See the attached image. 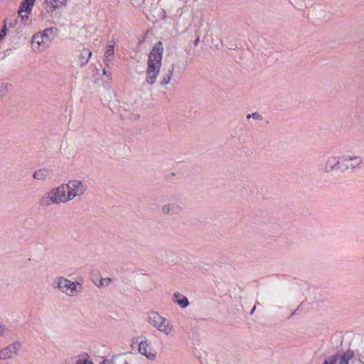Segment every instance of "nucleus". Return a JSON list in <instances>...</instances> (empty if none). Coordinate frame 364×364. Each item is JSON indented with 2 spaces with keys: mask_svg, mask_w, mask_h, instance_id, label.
I'll list each match as a JSON object with an SVG mask.
<instances>
[{
  "mask_svg": "<svg viewBox=\"0 0 364 364\" xmlns=\"http://www.w3.org/2000/svg\"><path fill=\"white\" fill-rule=\"evenodd\" d=\"M163 53V44L159 41L154 45L148 56L146 82L149 85H154L156 81L162 64Z\"/></svg>",
  "mask_w": 364,
  "mask_h": 364,
  "instance_id": "1",
  "label": "nucleus"
},
{
  "mask_svg": "<svg viewBox=\"0 0 364 364\" xmlns=\"http://www.w3.org/2000/svg\"><path fill=\"white\" fill-rule=\"evenodd\" d=\"M147 322L166 337H173L176 335V328L172 321L157 311H152L148 314Z\"/></svg>",
  "mask_w": 364,
  "mask_h": 364,
  "instance_id": "2",
  "label": "nucleus"
},
{
  "mask_svg": "<svg viewBox=\"0 0 364 364\" xmlns=\"http://www.w3.org/2000/svg\"><path fill=\"white\" fill-rule=\"evenodd\" d=\"M63 183L53 187L45 193L39 199L38 204L41 207H49L52 205L65 204L68 203Z\"/></svg>",
  "mask_w": 364,
  "mask_h": 364,
  "instance_id": "3",
  "label": "nucleus"
},
{
  "mask_svg": "<svg viewBox=\"0 0 364 364\" xmlns=\"http://www.w3.org/2000/svg\"><path fill=\"white\" fill-rule=\"evenodd\" d=\"M55 288L63 294L74 297L80 294L82 291V285L79 282H72L64 277H57L55 279Z\"/></svg>",
  "mask_w": 364,
  "mask_h": 364,
  "instance_id": "4",
  "label": "nucleus"
},
{
  "mask_svg": "<svg viewBox=\"0 0 364 364\" xmlns=\"http://www.w3.org/2000/svg\"><path fill=\"white\" fill-rule=\"evenodd\" d=\"M65 194L68 201H71L75 198H80L87 191V185L85 182L73 179L67 183H63Z\"/></svg>",
  "mask_w": 364,
  "mask_h": 364,
  "instance_id": "5",
  "label": "nucleus"
},
{
  "mask_svg": "<svg viewBox=\"0 0 364 364\" xmlns=\"http://www.w3.org/2000/svg\"><path fill=\"white\" fill-rule=\"evenodd\" d=\"M138 351L149 361H155L158 357L157 350L146 338H144L139 343Z\"/></svg>",
  "mask_w": 364,
  "mask_h": 364,
  "instance_id": "6",
  "label": "nucleus"
},
{
  "mask_svg": "<svg viewBox=\"0 0 364 364\" xmlns=\"http://www.w3.org/2000/svg\"><path fill=\"white\" fill-rule=\"evenodd\" d=\"M342 171L347 169H355L363 164V158L360 155L346 154L341 157Z\"/></svg>",
  "mask_w": 364,
  "mask_h": 364,
  "instance_id": "7",
  "label": "nucleus"
},
{
  "mask_svg": "<svg viewBox=\"0 0 364 364\" xmlns=\"http://www.w3.org/2000/svg\"><path fill=\"white\" fill-rule=\"evenodd\" d=\"M353 357L354 352L352 350H348L327 358L322 364H348Z\"/></svg>",
  "mask_w": 364,
  "mask_h": 364,
  "instance_id": "8",
  "label": "nucleus"
},
{
  "mask_svg": "<svg viewBox=\"0 0 364 364\" xmlns=\"http://www.w3.org/2000/svg\"><path fill=\"white\" fill-rule=\"evenodd\" d=\"M321 170L326 173L334 171H342L341 157L329 156L321 164Z\"/></svg>",
  "mask_w": 364,
  "mask_h": 364,
  "instance_id": "9",
  "label": "nucleus"
},
{
  "mask_svg": "<svg viewBox=\"0 0 364 364\" xmlns=\"http://www.w3.org/2000/svg\"><path fill=\"white\" fill-rule=\"evenodd\" d=\"M184 212L181 203L172 201L161 205L160 213L164 216H179Z\"/></svg>",
  "mask_w": 364,
  "mask_h": 364,
  "instance_id": "10",
  "label": "nucleus"
},
{
  "mask_svg": "<svg viewBox=\"0 0 364 364\" xmlns=\"http://www.w3.org/2000/svg\"><path fill=\"white\" fill-rule=\"evenodd\" d=\"M20 343L14 342L0 350V360H8L14 358L18 353Z\"/></svg>",
  "mask_w": 364,
  "mask_h": 364,
  "instance_id": "11",
  "label": "nucleus"
},
{
  "mask_svg": "<svg viewBox=\"0 0 364 364\" xmlns=\"http://www.w3.org/2000/svg\"><path fill=\"white\" fill-rule=\"evenodd\" d=\"M50 39H46L41 34L36 33L31 40V47L36 53L44 51L49 46Z\"/></svg>",
  "mask_w": 364,
  "mask_h": 364,
  "instance_id": "12",
  "label": "nucleus"
},
{
  "mask_svg": "<svg viewBox=\"0 0 364 364\" xmlns=\"http://www.w3.org/2000/svg\"><path fill=\"white\" fill-rule=\"evenodd\" d=\"M68 1V0H44L43 9L46 14L51 15L55 11L65 7Z\"/></svg>",
  "mask_w": 364,
  "mask_h": 364,
  "instance_id": "13",
  "label": "nucleus"
},
{
  "mask_svg": "<svg viewBox=\"0 0 364 364\" xmlns=\"http://www.w3.org/2000/svg\"><path fill=\"white\" fill-rule=\"evenodd\" d=\"M63 364H93V362L90 356L87 353H84L65 358Z\"/></svg>",
  "mask_w": 364,
  "mask_h": 364,
  "instance_id": "14",
  "label": "nucleus"
},
{
  "mask_svg": "<svg viewBox=\"0 0 364 364\" xmlns=\"http://www.w3.org/2000/svg\"><path fill=\"white\" fill-rule=\"evenodd\" d=\"M35 1L36 0H23L21 2L18 12L22 20L26 21L28 19Z\"/></svg>",
  "mask_w": 364,
  "mask_h": 364,
  "instance_id": "15",
  "label": "nucleus"
},
{
  "mask_svg": "<svg viewBox=\"0 0 364 364\" xmlns=\"http://www.w3.org/2000/svg\"><path fill=\"white\" fill-rule=\"evenodd\" d=\"M50 171L47 168H41L35 171L33 173V178L37 181H44L50 178Z\"/></svg>",
  "mask_w": 364,
  "mask_h": 364,
  "instance_id": "16",
  "label": "nucleus"
},
{
  "mask_svg": "<svg viewBox=\"0 0 364 364\" xmlns=\"http://www.w3.org/2000/svg\"><path fill=\"white\" fill-rule=\"evenodd\" d=\"M172 300L181 308H186L189 305L188 298L180 292H175L173 295Z\"/></svg>",
  "mask_w": 364,
  "mask_h": 364,
  "instance_id": "17",
  "label": "nucleus"
},
{
  "mask_svg": "<svg viewBox=\"0 0 364 364\" xmlns=\"http://www.w3.org/2000/svg\"><path fill=\"white\" fill-rule=\"evenodd\" d=\"M114 43L112 41H109L108 43L107 50L105 51V53L104 61L107 66H108L109 65V63L112 62V59L110 58L113 57V55H114Z\"/></svg>",
  "mask_w": 364,
  "mask_h": 364,
  "instance_id": "18",
  "label": "nucleus"
},
{
  "mask_svg": "<svg viewBox=\"0 0 364 364\" xmlns=\"http://www.w3.org/2000/svg\"><path fill=\"white\" fill-rule=\"evenodd\" d=\"M92 56V52L88 49H83L80 59L82 65L86 64Z\"/></svg>",
  "mask_w": 364,
  "mask_h": 364,
  "instance_id": "19",
  "label": "nucleus"
},
{
  "mask_svg": "<svg viewBox=\"0 0 364 364\" xmlns=\"http://www.w3.org/2000/svg\"><path fill=\"white\" fill-rule=\"evenodd\" d=\"M173 72V66H172L171 69H170L168 70L166 75L164 76L163 78L161 79V80L160 82L161 85H166L170 82L171 80L172 79Z\"/></svg>",
  "mask_w": 364,
  "mask_h": 364,
  "instance_id": "20",
  "label": "nucleus"
},
{
  "mask_svg": "<svg viewBox=\"0 0 364 364\" xmlns=\"http://www.w3.org/2000/svg\"><path fill=\"white\" fill-rule=\"evenodd\" d=\"M112 282V280L110 277L101 278L99 283L96 284V285L99 288L106 287L109 286Z\"/></svg>",
  "mask_w": 364,
  "mask_h": 364,
  "instance_id": "21",
  "label": "nucleus"
},
{
  "mask_svg": "<svg viewBox=\"0 0 364 364\" xmlns=\"http://www.w3.org/2000/svg\"><path fill=\"white\" fill-rule=\"evenodd\" d=\"M119 359L115 357H112L111 359H104L100 364H119ZM93 364L95 363H93Z\"/></svg>",
  "mask_w": 364,
  "mask_h": 364,
  "instance_id": "22",
  "label": "nucleus"
},
{
  "mask_svg": "<svg viewBox=\"0 0 364 364\" xmlns=\"http://www.w3.org/2000/svg\"><path fill=\"white\" fill-rule=\"evenodd\" d=\"M9 334L8 328L0 323V337H5Z\"/></svg>",
  "mask_w": 364,
  "mask_h": 364,
  "instance_id": "23",
  "label": "nucleus"
},
{
  "mask_svg": "<svg viewBox=\"0 0 364 364\" xmlns=\"http://www.w3.org/2000/svg\"><path fill=\"white\" fill-rule=\"evenodd\" d=\"M52 33H53V28H50L45 29L43 31L38 32V33L41 34L43 36V37H44V38H46V39H50V38L49 37V34Z\"/></svg>",
  "mask_w": 364,
  "mask_h": 364,
  "instance_id": "24",
  "label": "nucleus"
},
{
  "mask_svg": "<svg viewBox=\"0 0 364 364\" xmlns=\"http://www.w3.org/2000/svg\"><path fill=\"white\" fill-rule=\"evenodd\" d=\"M250 117L255 118L256 119H262L261 115L259 114L257 112H255V113H252V114H249L247 115V119H250Z\"/></svg>",
  "mask_w": 364,
  "mask_h": 364,
  "instance_id": "25",
  "label": "nucleus"
},
{
  "mask_svg": "<svg viewBox=\"0 0 364 364\" xmlns=\"http://www.w3.org/2000/svg\"><path fill=\"white\" fill-rule=\"evenodd\" d=\"M6 92V86L4 84L0 85V97L4 96Z\"/></svg>",
  "mask_w": 364,
  "mask_h": 364,
  "instance_id": "26",
  "label": "nucleus"
},
{
  "mask_svg": "<svg viewBox=\"0 0 364 364\" xmlns=\"http://www.w3.org/2000/svg\"><path fill=\"white\" fill-rule=\"evenodd\" d=\"M6 34V25L4 26V28L0 32V40L2 39Z\"/></svg>",
  "mask_w": 364,
  "mask_h": 364,
  "instance_id": "27",
  "label": "nucleus"
},
{
  "mask_svg": "<svg viewBox=\"0 0 364 364\" xmlns=\"http://www.w3.org/2000/svg\"><path fill=\"white\" fill-rule=\"evenodd\" d=\"M119 364H129V362L123 358L119 359Z\"/></svg>",
  "mask_w": 364,
  "mask_h": 364,
  "instance_id": "28",
  "label": "nucleus"
},
{
  "mask_svg": "<svg viewBox=\"0 0 364 364\" xmlns=\"http://www.w3.org/2000/svg\"><path fill=\"white\" fill-rule=\"evenodd\" d=\"M177 11L178 13L179 16H181L183 14V9H178Z\"/></svg>",
  "mask_w": 364,
  "mask_h": 364,
  "instance_id": "29",
  "label": "nucleus"
},
{
  "mask_svg": "<svg viewBox=\"0 0 364 364\" xmlns=\"http://www.w3.org/2000/svg\"><path fill=\"white\" fill-rule=\"evenodd\" d=\"M255 309H256V305H255V306H253V308L252 309V310L250 311V314H251V315H252V314H254V312H255Z\"/></svg>",
  "mask_w": 364,
  "mask_h": 364,
  "instance_id": "30",
  "label": "nucleus"
},
{
  "mask_svg": "<svg viewBox=\"0 0 364 364\" xmlns=\"http://www.w3.org/2000/svg\"><path fill=\"white\" fill-rule=\"evenodd\" d=\"M199 40H200L199 37H198V38L195 40V41H194V44H195V46H197V45H198V42H199Z\"/></svg>",
  "mask_w": 364,
  "mask_h": 364,
  "instance_id": "31",
  "label": "nucleus"
},
{
  "mask_svg": "<svg viewBox=\"0 0 364 364\" xmlns=\"http://www.w3.org/2000/svg\"><path fill=\"white\" fill-rule=\"evenodd\" d=\"M103 73H104V75L107 74V71L105 69L103 70Z\"/></svg>",
  "mask_w": 364,
  "mask_h": 364,
  "instance_id": "32",
  "label": "nucleus"
}]
</instances>
